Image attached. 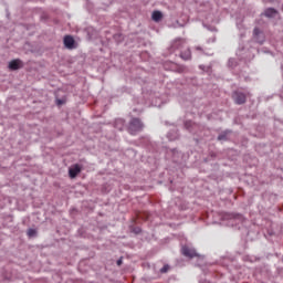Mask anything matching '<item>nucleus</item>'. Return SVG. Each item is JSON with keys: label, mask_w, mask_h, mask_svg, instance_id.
<instances>
[{"label": "nucleus", "mask_w": 283, "mask_h": 283, "mask_svg": "<svg viewBox=\"0 0 283 283\" xmlns=\"http://www.w3.org/2000/svg\"><path fill=\"white\" fill-rule=\"evenodd\" d=\"M181 253L182 255H185V258H190V259L198 258V252H196L195 249H191L187 245H184L181 248Z\"/></svg>", "instance_id": "5"}, {"label": "nucleus", "mask_w": 283, "mask_h": 283, "mask_svg": "<svg viewBox=\"0 0 283 283\" xmlns=\"http://www.w3.org/2000/svg\"><path fill=\"white\" fill-rule=\"evenodd\" d=\"M253 39L256 43H260V45H262V43L265 41L264 32H262V30H260L258 27H255L253 30Z\"/></svg>", "instance_id": "4"}, {"label": "nucleus", "mask_w": 283, "mask_h": 283, "mask_svg": "<svg viewBox=\"0 0 283 283\" xmlns=\"http://www.w3.org/2000/svg\"><path fill=\"white\" fill-rule=\"evenodd\" d=\"M81 174V165L75 164L73 167L69 169L70 178H76Z\"/></svg>", "instance_id": "8"}, {"label": "nucleus", "mask_w": 283, "mask_h": 283, "mask_svg": "<svg viewBox=\"0 0 283 283\" xmlns=\"http://www.w3.org/2000/svg\"><path fill=\"white\" fill-rule=\"evenodd\" d=\"M151 19H153V21H156L158 23V21L163 20V12L154 11L151 14Z\"/></svg>", "instance_id": "14"}, {"label": "nucleus", "mask_w": 283, "mask_h": 283, "mask_svg": "<svg viewBox=\"0 0 283 283\" xmlns=\"http://www.w3.org/2000/svg\"><path fill=\"white\" fill-rule=\"evenodd\" d=\"M65 103H67V98L66 97H62V98H56L55 99V105H57V107H61V105H65Z\"/></svg>", "instance_id": "16"}, {"label": "nucleus", "mask_w": 283, "mask_h": 283, "mask_svg": "<svg viewBox=\"0 0 283 283\" xmlns=\"http://www.w3.org/2000/svg\"><path fill=\"white\" fill-rule=\"evenodd\" d=\"M180 59H182V61H191V50L187 49L184 52H181Z\"/></svg>", "instance_id": "12"}, {"label": "nucleus", "mask_w": 283, "mask_h": 283, "mask_svg": "<svg viewBox=\"0 0 283 283\" xmlns=\"http://www.w3.org/2000/svg\"><path fill=\"white\" fill-rule=\"evenodd\" d=\"M264 17H266V19H275V17H277L279 12L277 9L275 8H268L264 10Z\"/></svg>", "instance_id": "9"}, {"label": "nucleus", "mask_w": 283, "mask_h": 283, "mask_svg": "<svg viewBox=\"0 0 283 283\" xmlns=\"http://www.w3.org/2000/svg\"><path fill=\"white\" fill-rule=\"evenodd\" d=\"M235 65H237L235 60H234V59H230V60H229V66H230V67H235Z\"/></svg>", "instance_id": "19"}, {"label": "nucleus", "mask_w": 283, "mask_h": 283, "mask_svg": "<svg viewBox=\"0 0 283 283\" xmlns=\"http://www.w3.org/2000/svg\"><path fill=\"white\" fill-rule=\"evenodd\" d=\"M115 128L118 129L119 132H123V129L125 128V119L123 118H117L115 120V124H114Z\"/></svg>", "instance_id": "11"}, {"label": "nucleus", "mask_w": 283, "mask_h": 283, "mask_svg": "<svg viewBox=\"0 0 283 283\" xmlns=\"http://www.w3.org/2000/svg\"><path fill=\"white\" fill-rule=\"evenodd\" d=\"M169 271V264H166L164 265L161 269H160V273H167Z\"/></svg>", "instance_id": "18"}, {"label": "nucleus", "mask_w": 283, "mask_h": 283, "mask_svg": "<svg viewBox=\"0 0 283 283\" xmlns=\"http://www.w3.org/2000/svg\"><path fill=\"white\" fill-rule=\"evenodd\" d=\"M117 266H122L123 265V258H119L116 262Z\"/></svg>", "instance_id": "23"}, {"label": "nucleus", "mask_w": 283, "mask_h": 283, "mask_svg": "<svg viewBox=\"0 0 283 283\" xmlns=\"http://www.w3.org/2000/svg\"><path fill=\"white\" fill-rule=\"evenodd\" d=\"M27 235H29V238H34V237H36V231L34 229L30 228L27 231Z\"/></svg>", "instance_id": "17"}, {"label": "nucleus", "mask_w": 283, "mask_h": 283, "mask_svg": "<svg viewBox=\"0 0 283 283\" xmlns=\"http://www.w3.org/2000/svg\"><path fill=\"white\" fill-rule=\"evenodd\" d=\"M170 70L172 72H177V74H185L186 72H188L187 66L181 64H175V63L171 64Z\"/></svg>", "instance_id": "6"}, {"label": "nucleus", "mask_w": 283, "mask_h": 283, "mask_svg": "<svg viewBox=\"0 0 283 283\" xmlns=\"http://www.w3.org/2000/svg\"><path fill=\"white\" fill-rule=\"evenodd\" d=\"M64 48L66 50H76V40L72 35H65L63 39Z\"/></svg>", "instance_id": "3"}, {"label": "nucleus", "mask_w": 283, "mask_h": 283, "mask_svg": "<svg viewBox=\"0 0 283 283\" xmlns=\"http://www.w3.org/2000/svg\"><path fill=\"white\" fill-rule=\"evenodd\" d=\"M140 231H143V230L139 227L133 229V233H136V235H138V233H140Z\"/></svg>", "instance_id": "21"}, {"label": "nucleus", "mask_w": 283, "mask_h": 283, "mask_svg": "<svg viewBox=\"0 0 283 283\" xmlns=\"http://www.w3.org/2000/svg\"><path fill=\"white\" fill-rule=\"evenodd\" d=\"M223 220H242V214L235 212L223 213Z\"/></svg>", "instance_id": "10"}, {"label": "nucleus", "mask_w": 283, "mask_h": 283, "mask_svg": "<svg viewBox=\"0 0 283 283\" xmlns=\"http://www.w3.org/2000/svg\"><path fill=\"white\" fill-rule=\"evenodd\" d=\"M229 134H231V130H223L221 134L218 135L217 140H220V142L229 140Z\"/></svg>", "instance_id": "13"}, {"label": "nucleus", "mask_w": 283, "mask_h": 283, "mask_svg": "<svg viewBox=\"0 0 283 283\" xmlns=\"http://www.w3.org/2000/svg\"><path fill=\"white\" fill-rule=\"evenodd\" d=\"M143 129H145V124L143 123V120H140V118L133 117L129 120L128 127H127L128 134H130L132 136H136V134H139V132H143Z\"/></svg>", "instance_id": "1"}, {"label": "nucleus", "mask_w": 283, "mask_h": 283, "mask_svg": "<svg viewBox=\"0 0 283 283\" xmlns=\"http://www.w3.org/2000/svg\"><path fill=\"white\" fill-rule=\"evenodd\" d=\"M232 98L235 105H244V103H247V94L240 91H234L232 93Z\"/></svg>", "instance_id": "2"}, {"label": "nucleus", "mask_w": 283, "mask_h": 283, "mask_svg": "<svg viewBox=\"0 0 283 283\" xmlns=\"http://www.w3.org/2000/svg\"><path fill=\"white\" fill-rule=\"evenodd\" d=\"M195 50L197 52H200L201 54H205V49H202V46L198 45V46H195Z\"/></svg>", "instance_id": "20"}, {"label": "nucleus", "mask_w": 283, "mask_h": 283, "mask_svg": "<svg viewBox=\"0 0 283 283\" xmlns=\"http://www.w3.org/2000/svg\"><path fill=\"white\" fill-rule=\"evenodd\" d=\"M193 122L191 120H186L184 124L185 129H187L188 132H193Z\"/></svg>", "instance_id": "15"}, {"label": "nucleus", "mask_w": 283, "mask_h": 283, "mask_svg": "<svg viewBox=\"0 0 283 283\" xmlns=\"http://www.w3.org/2000/svg\"><path fill=\"white\" fill-rule=\"evenodd\" d=\"M114 39H115V41H118V40L123 39V35L120 33H117L114 35Z\"/></svg>", "instance_id": "22"}, {"label": "nucleus", "mask_w": 283, "mask_h": 283, "mask_svg": "<svg viewBox=\"0 0 283 283\" xmlns=\"http://www.w3.org/2000/svg\"><path fill=\"white\" fill-rule=\"evenodd\" d=\"M23 67V62L19 59L9 62V70L17 71Z\"/></svg>", "instance_id": "7"}]
</instances>
